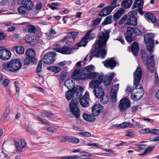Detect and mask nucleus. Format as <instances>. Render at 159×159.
<instances>
[{
	"label": "nucleus",
	"mask_w": 159,
	"mask_h": 159,
	"mask_svg": "<svg viewBox=\"0 0 159 159\" xmlns=\"http://www.w3.org/2000/svg\"><path fill=\"white\" fill-rule=\"evenodd\" d=\"M127 15L124 16L119 21V24L121 25L123 24H124L125 25V22H126L127 20Z\"/></svg>",
	"instance_id": "09e8293b"
},
{
	"label": "nucleus",
	"mask_w": 159,
	"mask_h": 159,
	"mask_svg": "<svg viewBox=\"0 0 159 159\" xmlns=\"http://www.w3.org/2000/svg\"><path fill=\"white\" fill-rule=\"evenodd\" d=\"M80 102L81 105L84 107H87L89 105V102L83 98L80 99Z\"/></svg>",
	"instance_id": "58836bf2"
},
{
	"label": "nucleus",
	"mask_w": 159,
	"mask_h": 159,
	"mask_svg": "<svg viewBox=\"0 0 159 159\" xmlns=\"http://www.w3.org/2000/svg\"><path fill=\"white\" fill-rule=\"evenodd\" d=\"M150 133L154 134L156 135H159V129H153L151 130Z\"/></svg>",
	"instance_id": "5fc2aeb1"
},
{
	"label": "nucleus",
	"mask_w": 159,
	"mask_h": 159,
	"mask_svg": "<svg viewBox=\"0 0 159 159\" xmlns=\"http://www.w3.org/2000/svg\"><path fill=\"white\" fill-rule=\"evenodd\" d=\"M110 32L109 30H104L99 33L98 37L99 40L93 45V47L95 50L91 52L90 55V60L92 59L93 56L102 59L105 57L107 52L104 48L106 47L109 39Z\"/></svg>",
	"instance_id": "f257e3e1"
},
{
	"label": "nucleus",
	"mask_w": 159,
	"mask_h": 159,
	"mask_svg": "<svg viewBox=\"0 0 159 159\" xmlns=\"http://www.w3.org/2000/svg\"><path fill=\"white\" fill-rule=\"evenodd\" d=\"M28 10L23 5L18 8V11L19 13L24 15H27Z\"/></svg>",
	"instance_id": "2f4dec72"
},
{
	"label": "nucleus",
	"mask_w": 159,
	"mask_h": 159,
	"mask_svg": "<svg viewBox=\"0 0 159 159\" xmlns=\"http://www.w3.org/2000/svg\"><path fill=\"white\" fill-rule=\"evenodd\" d=\"M99 98H100V102L102 103L106 104L107 103L108 101V96H105L104 94L103 96H102V97Z\"/></svg>",
	"instance_id": "c03bdc74"
},
{
	"label": "nucleus",
	"mask_w": 159,
	"mask_h": 159,
	"mask_svg": "<svg viewBox=\"0 0 159 159\" xmlns=\"http://www.w3.org/2000/svg\"><path fill=\"white\" fill-rule=\"evenodd\" d=\"M56 54L55 52H48L45 54L43 59V62L46 64H50L55 60Z\"/></svg>",
	"instance_id": "1a4fd4ad"
},
{
	"label": "nucleus",
	"mask_w": 159,
	"mask_h": 159,
	"mask_svg": "<svg viewBox=\"0 0 159 159\" xmlns=\"http://www.w3.org/2000/svg\"><path fill=\"white\" fill-rule=\"evenodd\" d=\"M112 17L111 16L107 17L104 21L102 23V24L105 25L110 24L112 22Z\"/></svg>",
	"instance_id": "4c0bfd02"
},
{
	"label": "nucleus",
	"mask_w": 159,
	"mask_h": 159,
	"mask_svg": "<svg viewBox=\"0 0 159 159\" xmlns=\"http://www.w3.org/2000/svg\"><path fill=\"white\" fill-rule=\"evenodd\" d=\"M134 28L129 27L127 29L126 32L125 34H126V35L132 36L134 33Z\"/></svg>",
	"instance_id": "e433bc0d"
},
{
	"label": "nucleus",
	"mask_w": 159,
	"mask_h": 159,
	"mask_svg": "<svg viewBox=\"0 0 159 159\" xmlns=\"http://www.w3.org/2000/svg\"><path fill=\"white\" fill-rule=\"evenodd\" d=\"M130 107V102L129 100L127 98H123L120 101L118 107L120 111L123 112Z\"/></svg>",
	"instance_id": "9b49d317"
},
{
	"label": "nucleus",
	"mask_w": 159,
	"mask_h": 159,
	"mask_svg": "<svg viewBox=\"0 0 159 159\" xmlns=\"http://www.w3.org/2000/svg\"><path fill=\"white\" fill-rule=\"evenodd\" d=\"M78 101L77 100L72 101L69 104V107L70 111L76 118H79L80 116V111L78 107L77 104Z\"/></svg>",
	"instance_id": "6e6552de"
},
{
	"label": "nucleus",
	"mask_w": 159,
	"mask_h": 159,
	"mask_svg": "<svg viewBox=\"0 0 159 159\" xmlns=\"http://www.w3.org/2000/svg\"><path fill=\"white\" fill-rule=\"evenodd\" d=\"M68 62H67L66 61H64L62 62H60L57 64V65L60 66H63L65 65H66L68 63Z\"/></svg>",
	"instance_id": "338daca9"
},
{
	"label": "nucleus",
	"mask_w": 159,
	"mask_h": 159,
	"mask_svg": "<svg viewBox=\"0 0 159 159\" xmlns=\"http://www.w3.org/2000/svg\"><path fill=\"white\" fill-rule=\"evenodd\" d=\"M129 123L128 122H123L118 125V127L120 128H126L129 126Z\"/></svg>",
	"instance_id": "49530a36"
},
{
	"label": "nucleus",
	"mask_w": 159,
	"mask_h": 159,
	"mask_svg": "<svg viewBox=\"0 0 159 159\" xmlns=\"http://www.w3.org/2000/svg\"><path fill=\"white\" fill-rule=\"evenodd\" d=\"M134 33L136 35L140 36L142 34V32L138 28H134Z\"/></svg>",
	"instance_id": "603ef678"
},
{
	"label": "nucleus",
	"mask_w": 159,
	"mask_h": 159,
	"mask_svg": "<svg viewBox=\"0 0 159 159\" xmlns=\"http://www.w3.org/2000/svg\"><path fill=\"white\" fill-rule=\"evenodd\" d=\"M132 4L131 0H125L122 2L121 6L125 8H129Z\"/></svg>",
	"instance_id": "473e14b6"
},
{
	"label": "nucleus",
	"mask_w": 159,
	"mask_h": 159,
	"mask_svg": "<svg viewBox=\"0 0 159 159\" xmlns=\"http://www.w3.org/2000/svg\"><path fill=\"white\" fill-rule=\"evenodd\" d=\"M37 39V37L35 35L30 36L27 35L25 37V39L27 43H31L36 40Z\"/></svg>",
	"instance_id": "c756f323"
},
{
	"label": "nucleus",
	"mask_w": 159,
	"mask_h": 159,
	"mask_svg": "<svg viewBox=\"0 0 159 159\" xmlns=\"http://www.w3.org/2000/svg\"><path fill=\"white\" fill-rule=\"evenodd\" d=\"M142 73L141 69L137 67L134 72V85L139 84Z\"/></svg>",
	"instance_id": "4468645a"
},
{
	"label": "nucleus",
	"mask_w": 159,
	"mask_h": 159,
	"mask_svg": "<svg viewBox=\"0 0 159 159\" xmlns=\"http://www.w3.org/2000/svg\"><path fill=\"white\" fill-rule=\"evenodd\" d=\"M83 117L84 120L88 122H91L93 121L95 119L91 115H89L85 113H83Z\"/></svg>",
	"instance_id": "72a5a7b5"
},
{
	"label": "nucleus",
	"mask_w": 159,
	"mask_h": 159,
	"mask_svg": "<svg viewBox=\"0 0 159 159\" xmlns=\"http://www.w3.org/2000/svg\"><path fill=\"white\" fill-rule=\"evenodd\" d=\"M103 78V77L102 75L98 74L94 79L89 83V88L94 89L98 87H100L99 86L102 81Z\"/></svg>",
	"instance_id": "0eeeda50"
},
{
	"label": "nucleus",
	"mask_w": 159,
	"mask_h": 159,
	"mask_svg": "<svg viewBox=\"0 0 159 159\" xmlns=\"http://www.w3.org/2000/svg\"><path fill=\"white\" fill-rule=\"evenodd\" d=\"M119 84H117L116 85L113 86L111 89V96L112 101L113 102H115L116 101L117 93L119 89Z\"/></svg>",
	"instance_id": "6ab92c4d"
},
{
	"label": "nucleus",
	"mask_w": 159,
	"mask_h": 159,
	"mask_svg": "<svg viewBox=\"0 0 159 159\" xmlns=\"http://www.w3.org/2000/svg\"><path fill=\"white\" fill-rule=\"evenodd\" d=\"M2 66L3 69L7 71L15 72L20 69L22 64L19 60L14 59L3 64Z\"/></svg>",
	"instance_id": "7ed1b4c3"
},
{
	"label": "nucleus",
	"mask_w": 159,
	"mask_h": 159,
	"mask_svg": "<svg viewBox=\"0 0 159 159\" xmlns=\"http://www.w3.org/2000/svg\"><path fill=\"white\" fill-rule=\"evenodd\" d=\"M15 145L16 151L17 152H20L22 151L23 148H22V147H21L20 146L19 142L18 141H16L15 142Z\"/></svg>",
	"instance_id": "de8ad7c7"
},
{
	"label": "nucleus",
	"mask_w": 159,
	"mask_h": 159,
	"mask_svg": "<svg viewBox=\"0 0 159 159\" xmlns=\"http://www.w3.org/2000/svg\"><path fill=\"white\" fill-rule=\"evenodd\" d=\"M93 92L96 97L98 98L102 97L104 94V91L101 87L96 88Z\"/></svg>",
	"instance_id": "b1692460"
},
{
	"label": "nucleus",
	"mask_w": 159,
	"mask_h": 159,
	"mask_svg": "<svg viewBox=\"0 0 159 159\" xmlns=\"http://www.w3.org/2000/svg\"><path fill=\"white\" fill-rule=\"evenodd\" d=\"M59 139L61 141H65L67 140L69 141L70 138L67 136H61L59 137Z\"/></svg>",
	"instance_id": "6e6d98bb"
},
{
	"label": "nucleus",
	"mask_w": 159,
	"mask_h": 159,
	"mask_svg": "<svg viewBox=\"0 0 159 159\" xmlns=\"http://www.w3.org/2000/svg\"><path fill=\"white\" fill-rule=\"evenodd\" d=\"M37 118L38 119V120L41 122L43 124L47 125H49V123L48 122L44 119H42L40 117H38Z\"/></svg>",
	"instance_id": "864d4df0"
},
{
	"label": "nucleus",
	"mask_w": 159,
	"mask_h": 159,
	"mask_svg": "<svg viewBox=\"0 0 159 159\" xmlns=\"http://www.w3.org/2000/svg\"><path fill=\"white\" fill-rule=\"evenodd\" d=\"M146 64L149 71L151 72H153L155 69L154 58L153 55H151L150 57L147 58Z\"/></svg>",
	"instance_id": "dca6fc26"
},
{
	"label": "nucleus",
	"mask_w": 159,
	"mask_h": 159,
	"mask_svg": "<svg viewBox=\"0 0 159 159\" xmlns=\"http://www.w3.org/2000/svg\"><path fill=\"white\" fill-rule=\"evenodd\" d=\"M135 87L133 89L131 95L132 99L134 101L140 99L144 94V90L141 84L134 85Z\"/></svg>",
	"instance_id": "20e7f679"
},
{
	"label": "nucleus",
	"mask_w": 159,
	"mask_h": 159,
	"mask_svg": "<svg viewBox=\"0 0 159 159\" xmlns=\"http://www.w3.org/2000/svg\"><path fill=\"white\" fill-rule=\"evenodd\" d=\"M124 9L121 8L119 9L118 11L116 12L113 16L114 19V20H116L119 19L124 13Z\"/></svg>",
	"instance_id": "7c9ffc66"
},
{
	"label": "nucleus",
	"mask_w": 159,
	"mask_h": 159,
	"mask_svg": "<svg viewBox=\"0 0 159 159\" xmlns=\"http://www.w3.org/2000/svg\"><path fill=\"white\" fill-rule=\"evenodd\" d=\"M131 51L134 55L136 56L139 50V46L138 43L134 42L131 46Z\"/></svg>",
	"instance_id": "c85d7f7f"
},
{
	"label": "nucleus",
	"mask_w": 159,
	"mask_h": 159,
	"mask_svg": "<svg viewBox=\"0 0 159 159\" xmlns=\"http://www.w3.org/2000/svg\"><path fill=\"white\" fill-rule=\"evenodd\" d=\"M93 29L89 30L86 33L84 36V39H92L95 37V34L93 33Z\"/></svg>",
	"instance_id": "bb28decb"
},
{
	"label": "nucleus",
	"mask_w": 159,
	"mask_h": 159,
	"mask_svg": "<svg viewBox=\"0 0 159 159\" xmlns=\"http://www.w3.org/2000/svg\"><path fill=\"white\" fill-rule=\"evenodd\" d=\"M27 27L28 31L30 32L34 33L36 30V28L33 25H27Z\"/></svg>",
	"instance_id": "a18cd8bd"
},
{
	"label": "nucleus",
	"mask_w": 159,
	"mask_h": 159,
	"mask_svg": "<svg viewBox=\"0 0 159 159\" xmlns=\"http://www.w3.org/2000/svg\"><path fill=\"white\" fill-rule=\"evenodd\" d=\"M137 14L135 11L129 12L128 13L127 20L125 25L135 26L137 25V18L134 15Z\"/></svg>",
	"instance_id": "423d86ee"
},
{
	"label": "nucleus",
	"mask_w": 159,
	"mask_h": 159,
	"mask_svg": "<svg viewBox=\"0 0 159 159\" xmlns=\"http://www.w3.org/2000/svg\"><path fill=\"white\" fill-rule=\"evenodd\" d=\"M74 89H69L67 91L66 94V97L68 100H69L72 98V101L74 102V100H79L83 95L84 91V89L81 86H79L76 87L75 90Z\"/></svg>",
	"instance_id": "f03ea898"
},
{
	"label": "nucleus",
	"mask_w": 159,
	"mask_h": 159,
	"mask_svg": "<svg viewBox=\"0 0 159 159\" xmlns=\"http://www.w3.org/2000/svg\"><path fill=\"white\" fill-rule=\"evenodd\" d=\"M64 84L68 89H75V83L71 80H67L65 82Z\"/></svg>",
	"instance_id": "a878e982"
},
{
	"label": "nucleus",
	"mask_w": 159,
	"mask_h": 159,
	"mask_svg": "<svg viewBox=\"0 0 159 159\" xmlns=\"http://www.w3.org/2000/svg\"><path fill=\"white\" fill-rule=\"evenodd\" d=\"M42 62L41 60H40L38 64V67L37 68V71H40L42 68Z\"/></svg>",
	"instance_id": "052dcab7"
},
{
	"label": "nucleus",
	"mask_w": 159,
	"mask_h": 159,
	"mask_svg": "<svg viewBox=\"0 0 159 159\" xmlns=\"http://www.w3.org/2000/svg\"><path fill=\"white\" fill-rule=\"evenodd\" d=\"M115 74L114 73L112 72L108 74L105 76L104 80L105 85H108L110 84Z\"/></svg>",
	"instance_id": "4be33fe9"
},
{
	"label": "nucleus",
	"mask_w": 159,
	"mask_h": 159,
	"mask_svg": "<svg viewBox=\"0 0 159 159\" xmlns=\"http://www.w3.org/2000/svg\"><path fill=\"white\" fill-rule=\"evenodd\" d=\"M150 131L149 129H145L141 130L140 133L142 134H146L149 133H150Z\"/></svg>",
	"instance_id": "4d7b16f0"
},
{
	"label": "nucleus",
	"mask_w": 159,
	"mask_h": 159,
	"mask_svg": "<svg viewBox=\"0 0 159 159\" xmlns=\"http://www.w3.org/2000/svg\"><path fill=\"white\" fill-rule=\"evenodd\" d=\"M69 142L73 143H78L80 142V140L77 138H70Z\"/></svg>",
	"instance_id": "8fccbe9b"
},
{
	"label": "nucleus",
	"mask_w": 159,
	"mask_h": 159,
	"mask_svg": "<svg viewBox=\"0 0 159 159\" xmlns=\"http://www.w3.org/2000/svg\"><path fill=\"white\" fill-rule=\"evenodd\" d=\"M105 66L107 68H110L112 69L114 68L116 66V62L114 58H112L107 59L102 62Z\"/></svg>",
	"instance_id": "f3484780"
},
{
	"label": "nucleus",
	"mask_w": 159,
	"mask_h": 159,
	"mask_svg": "<svg viewBox=\"0 0 159 159\" xmlns=\"http://www.w3.org/2000/svg\"><path fill=\"white\" fill-rule=\"evenodd\" d=\"M20 142L22 148H23L25 147L26 145V143L25 142V140L21 139Z\"/></svg>",
	"instance_id": "774afa93"
},
{
	"label": "nucleus",
	"mask_w": 159,
	"mask_h": 159,
	"mask_svg": "<svg viewBox=\"0 0 159 159\" xmlns=\"http://www.w3.org/2000/svg\"><path fill=\"white\" fill-rule=\"evenodd\" d=\"M85 145L88 146H89L94 147H98V144L96 143H93L92 141H90L89 143H87L85 144Z\"/></svg>",
	"instance_id": "3c124183"
},
{
	"label": "nucleus",
	"mask_w": 159,
	"mask_h": 159,
	"mask_svg": "<svg viewBox=\"0 0 159 159\" xmlns=\"http://www.w3.org/2000/svg\"><path fill=\"white\" fill-rule=\"evenodd\" d=\"M118 6L119 5L115 6L110 5L104 7L101 10L99 13V16L101 17L105 16L109 14L114 9Z\"/></svg>",
	"instance_id": "ddd939ff"
},
{
	"label": "nucleus",
	"mask_w": 159,
	"mask_h": 159,
	"mask_svg": "<svg viewBox=\"0 0 159 159\" xmlns=\"http://www.w3.org/2000/svg\"><path fill=\"white\" fill-rule=\"evenodd\" d=\"M87 40V39H84V37L80 42L77 44V46L79 47L81 46L85 47L88 42Z\"/></svg>",
	"instance_id": "ea45409f"
},
{
	"label": "nucleus",
	"mask_w": 159,
	"mask_h": 159,
	"mask_svg": "<svg viewBox=\"0 0 159 159\" xmlns=\"http://www.w3.org/2000/svg\"><path fill=\"white\" fill-rule=\"evenodd\" d=\"M10 81H9L7 80V79H5L4 80H3L2 82L1 83L2 84V85L5 86H6L8 85V84L9 83Z\"/></svg>",
	"instance_id": "13d9d810"
},
{
	"label": "nucleus",
	"mask_w": 159,
	"mask_h": 159,
	"mask_svg": "<svg viewBox=\"0 0 159 159\" xmlns=\"http://www.w3.org/2000/svg\"><path fill=\"white\" fill-rule=\"evenodd\" d=\"M22 5L25 7L28 11L32 10L34 6V4L31 0H23Z\"/></svg>",
	"instance_id": "5701e85b"
},
{
	"label": "nucleus",
	"mask_w": 159,
	"mask_h": 159,
	"mask_svg": "<svg viewBox=\"0 0 159 159\" xmlns=\"http://www.w3.org/2000/svg\"><path fill=\"white\" fill-rule=\"evenodd\" d=\"M80 153L81 154L82 156H83L89 157L90 156V154L88 152L84 151H82L80 152Z\"/></svg>",
	"instance_id": "680f3d73"
},
{
	"label": "nucleus",
	"mask_w": 159,
	"mask_h": 159,
	"mask_svg": "<svg viewBox=\"0 0 159 159\" xmlns=\"http://www.w3.org/2000/svg\"><path fill=\"white\" fill-rule=\"evenodd\" d=\"M125 39L128 42H131L132 41V36L126 35L125 34Z\"/></svg>",
	"instance_id": "e2e57ef3"
},
{
	"label": "nucleus",
	"mask_w": 159,
	"mask_h": 159,
	"mask_svg": "<svg viewBox=\"0 0 159 159\" xmlns=\"http://www.w3.org/2000/svg\"><path fill=\"white\" fill-rule=\"evenodd\" d=\"M16 52L19 54H22L24 52V48L23 47L21 46L16 47Z\"/></svg>",
	"instance_id": "37998d69"
},
{
	"label": "nucleus",
	"mask_w": 159,
	"mask_h": 159,
	"mask_svg": "<svg viewBox=\"0 0 159 159\" xmlns=\"http://www.w3.org/2000/svg\"><path fill=\"white\" fill-rule=\"evenodd\" d=\"M11 55V52L9 50L0 47V58L3 60H8L10 58Z\"/></svg>",
	"instance_id": "2eb2a0df"
},
{
	"label": "nucleus",
	"mask_w": 159,
	"mask_h": 159,
	"mask_svg": "<svg viewBox=\"0 0 159 159\" xmlns=\"http://www.w3.org/2000/svg\"><path fill=\"white\" fill-rule=\"evenodd\" d=\"M48 69L54 72L55 73H58L61 70V69L60 67L55 66H51L49 67Z\"/></svg>",
	"instance_id": "79ce46f5"
},
{
	"label": "nucleus",
	"mask_w": 159,
	"mask_h": 159,
	"mask_svg": "<svg viewBox=\"0 0 159 159\" xmlns=\"http://www.w3.org/2000/svg\"><path fill=\"white\" fill-rule=\"evenodd\" d=\"M155 36L153 33H148L144 35V41L146 43L154 42V38Z\"/></svg>",
	"instance_id": "412c9836"
},
{
	"label": "nucleus",
	"mask_w": 159,
	"mask_h": 159,
	"mask_svg": "<svg viewBox=\"0 0 159 159\" xmlns=\"http://www.w3.org/2000/svg\"><path fill=\"white\" fill-rule=\"evenodd\" d=\"M59 44L55 43L53 45V49L56 51L63 54H70L72 53V50L66 46L58 47Z\"/></svg>",
	"instance_id": "9d476101"
},
{
	"label": "nucleus",
	"mask_w": 159,
	"mask_h": 159,
	"mask_svg": "<svg viewBox=\"0 0 159 159\" xmlns=\"http://www.w3.org/2000/svg\"><path fill=\"white\" fill-rule=\"evenodd\" d=\"M26 54L29 58H26L25 60V63L28 64L31 61L32 62H35L36 59L35 58V55L34 51L32 49H28L26 52Z\"/></svg>",
	"instance_id": "f8f14e48"
},
{
	"label": "nucleus",
	"mask_w": 159,
	"mask_h": 159,
	"mask_svg": "<svg viewBox=\"0 0 159 159\" xmlns=\"http://www.w3.org/2000/svg\"><path fill=\"white\" fill-rule=\"evenodd\" d=\"M145 17L146 19L149 22L151 21L153 23L156 22V18L153 14L152 13H149L145 14Z\"/></svg>",
	"instance_id": "cd10ccee"
},
{
	"label": "nucleus",
	"mask_w": 159,
	"mask_h": 159,
	"mask_svg": "<svg viewBox=\"0 0 159 159\" xmlns=\"http://www.w3.org/2000/svg\"><path fill=\"white\" fill-rule=\"evenodd\" d=\"M73 79L76 80L84 79V75L81 73L79 69L75 70L72 74Z\"/></svg>",
	"instance_id": "aec40b11"
},
{
	"label": "nucleus",
	"mask_w": 159,
	"mask_h": 159,
	"mask_svg": "<svg viewBox=\"0 0 159 159\" xmlns=\"http://www.w3.org/2000/svg\"><path fill=\"white\" fill-rule=\"evenodd\" d=\"M75 39V36H71L70 35H67L62 40V41H65L66 44L70 45L73 42Z\"/></svg>",
	"instance_id": "393cba45"
},
{
	"label": "nucleus",
	"mask_w": 159,
	"mask_h": 159,
	"mask_svg": "<svg viewBox=\"0 0 159 159\" xmlns=\"http://www.w3.org/2000/svg\"><path fill=\"white\" fill-rule=\"evenodd\" d=\"M78 33L77 32L73 31L71 32H67V34H70L72 35V36H75H75H76L78 34Z\"/></svg>",
	"instance_id": "0e129e2a"
},
{
	"label": "nucleus",
	"mask_w": 159,
	"mask_h": 159,
	"mask_svg": "<svg viewBox=\"0 0 159 159\" xmlns=\"http://www.w3.org/2000/svg\"><path fill=\"white\" fill-rule=\"evenodd\" d=\"M94 67L93 65H90L86 67L82 71V74L84 75V79H93L98 74L94 72Z\"/></svg>",
	"instance_id": "39448f33"
},
{
	"label": "nucleus",
	"mask_w": 159,
	"mask_h": 159,
	"mask_svg": "<svg viewBox=\"0 0 159 159\" xmlns=\"http://www.w3.org/2000/svg\"><path fill=\"white\" fill-rule=\"evenodd\" d=\"M134 134L131 131H127L126 132L125 135L128 137L132 136Z\"/></svg>",
	"instance_id": "69168bd1"
},
{
	"label": "nucleus",
	"mask_w": 159,
	"mask_h": 159,
	"mask_svg": "<svg viewBox=\"0 0 159 159\" xmlns=\"http://www.w3.org/2000/svg\"><path fill=\"white\" fill-rule=\"evenodd\" d=\"M103 108L100 104L94 105L92 109V114L93 116L98 115L103 110Z\"/></svg>",
	"instance_id": "a211bd4d"
},
{
	"label": "nucleus",
	"mask_w": 159,
	"mask_h": 159,
	"mask_svg": "<svg viewBox=\"0 0 159 159\" xmlns=\"http://www.w3.org/2000/svg\"><path fill=\"white\" fill-rule=\"evenodd\" d=\"M10 112V110L9 108L6 109L3 114V117H6L9 115V112Z\"/></svg>",
	"instance_id": "bf43d9fd"
},
{
	"label": "nucleus",
	"mask_w": 159,
	"mask_h": 159,
	"mask_svg": "<svg viewBox=\"0 0 159 159\" xmlns=\"http://www.w3.org/2000/svg\"><path fill=\"white\" fill-rule=\"evenodd\" d=\"M146 47L148 50L150 52H152L154 46V42L146 43Z\"/></svg>",
	"instance_id": "c9c22d12"
},
{
	"label": "nucleus",
	"mask_w": 159,
	"mask_h": 159,
	"mask_svg": "<svg viewBox=\"0 0 159 159\" xmlns=\"http://www.w3.org/2000/svg\"><path fill=\"white\" fill-rule=\"evenodd\" d=\"M155 146L153 147H149L147 148L144 151V152L142 154V155H144L147 154V153H150L153 150Z\"/></svg>",
	"instance_id": "a19ab883"
},
{
	"label": "nucleus",
	"mask_w": 159,
	"mask_h": 159,
	"mask_svg": "<svg viewBox=\"0 0 159 159\" xmlns=\"http://www.w3.org/2000/svg\"><path fill=\"white\" fill-rule=\"evenodd\" d=\"M143 2L142 0H136L134 3L133 5V8H139L140 7H142L143 5Z\"/></svg>",
	"instance_id": "f704fd0d"
}]
</instances>
